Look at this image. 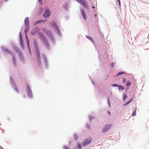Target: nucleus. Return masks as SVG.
<instances>
[{"label":"nucleus","instance_id":"nucleus-25","mask_svg":"<svg viewBox=\"0 0 149 149\" xmlns=\"http://www.w3.org/2000/svg\"><path fill=\"white\" fill-rule=\"evenodd\" d=\"M40 23V21L39 20H37L35 22V24H37Z\"/></svg>","mask_w":149,"mask_h":149},{"label":"nucleus","instance_id":"nucleus-20","mask_svg":"<svg viewBox=\"0 0 149 149\" xmlns=\"http://www.w3.org/2000/svg\"><path fill=\"white\" fill-rule=\"evenodd\" d=\"M63 149H70L69 147L66 146H64L63 147Z\"/></svg>","mask_w":149,"mask_h":149},{"label":"nucleus","instance_id":"nucleus-2","mask_svg":"<svg viewBox=\"0 0 149 149\" xmlns=\"http://www.w3.org/2000/svg\"><path fill=\"white\" fill-rule=\"evenodd\" d=\"M112 125L110 124L106 125L103 129L102 132L104 133L106 132L107 131L109 130L111 127Z\"/></svg>","mask_w":149,"mask_h":149},{"label":"nucleus","instance_id":"nucleus-16","mask_svg":"<svg viewBox=\"0 0 149 149\" xmlns=\"http://www.w3.org/2000/svg\"><path fill=\"white\" fill-rule=\"evenodd\" d=\"M4 51H5L7 52L10 53V54L11 53V52L9 51L7 49H6V48L4 49Z\"/></svg>","mask_w":149,"mask_h":149},{"label":"nucleus","instance_id":"nucleus-30","mask_svg":"<svg viewBox=\"0 0 149 149\" xmlns=\"http://www.w3.org/2000/svg\"><path fill=\"white\" fill-rule=\"evenodd\" d=\"M27 88H28V91H30V89L29 86H27Z\"/></svg>","mask_w":149,"mask_h":149},{"label":"nucleus","instance_id":"nucleus-9","mask_svg":"<svg viewBox=\"0 0 149 149\" xmlns=\"http://www.w3.org/2000/svg\"><path fill=\"white\" fill-rule=\"evenodd\" d=\"M125 72H123L122 71L118 73V74L116 75V76H119L121 74H125Z\"/></svg>","mask_w":149,"mask_h":149},{"label":"nucleus","instance_id":"nucleus-3","mask_svg":"<svg viewBox=\"0 0 149 149\" xmlns=\"http://www.w3.org/2000/svg\"><path fill=\"white\" fill-rule=\"evenodd\" d=\"M77 1L80 4L82 5L86 8H87V6L86 0H77Z\"/></svg>","mask_w":149,"mask_h":149},{"label":"nucleus","instance_id":"nucleus-22","mask_svg":"<svg viewBox=\"0 0 149 149\" xmlns=\"http://www.w3.org/2000/svg\"><path fill=\"white\" fill-rule=\"evenodd\" d=\"M27 29L28 30V29H25L24 30V33H25V36H26L27 35Z\"/></svg>","mask_w":149,"mask_h":149},{"label":"nucleus","instance_id":"nucleus-15","mask_svg":"<svg viewBox=\"0 0 149 149\" xmlns=\"http://www.w3.org/2000/svg\"><path fill=\"white\" fill-rule=\"evenodd\" d=\"M127 97V96L126 95L124 94L123 95V100L125 101V99Z\"/></svg>","mask_w":149,"mask_h":149},{"label":"nucleus","instance_id":"nucleus-26","mask_svg":"<svg viewBox=\"0 0 149 149\" xmlns=\"http://www.w3.org/2000/svg\"><path fill=\"white\" fill-rule=\"evenodd\" d=\"M117 1L118 2L119 6L120 7L121 6V4H120V0H117Z\"/></svg>","mask_w":149,"mask_h":149},{"label":"nucleus","instance_id":"nucleus-28","mask_svg":"<svg viewBox=\"0 0 149 149\" xmlns=\"http://www.w3.org/2000/svg\"><path fill=\"white\" fill-rule=\"evenodd\" d=\"M112 86H113V87H115V86H116V87H117V86H118V85H117V84H113Z\"/></svg>","mask_w":149,"mask_h":149},{"label":"nucleus","instance_id":"nucleus-12","mask_svg":"<svg viewBox=\"0 0 149 149\" xmlns=\"http://www.w3.org/2000/svg\"><path fill=\"white\" fill-rule=\"evenodd\" d=\"M86 37L88 39L90 40L91 41H92L93 42H94V40L91 37L88 36H86Z\"/></svg>","mask_w":149,"mask_h":149},{"label":"nucleus","instance_id":"nucleus-38","mask_svg":"<svg viewBox=\"0 0 149 149\" xmlns=\"http://www.w3.org/2000/svg\"><path fill=\"white\" fill-rule=\"evenodd\" d=\"M5 0V1H8V0Z\"/></svg>","mask_w":149,"mask_h":149},{"label":"nucleus","instance_id":"nucleus-17","mask_svg":"<svg viewBox=\"0 0 149 149\" xmlns=\"http://www.w3.org/2000/svg\"><path fill=\"white\" fill-rule=\"evenodd\" d=\"M74 138L76 140L78 137V136L76 134H74Z\"/></svg>","mask_w":149,"mask_h":149},{"label":"nucleus","instance_id":"nucleus-4","mask_svg":"<svg viewBox=\"0 0 149 149\" xmlns=\"http://www.w3.org/2000/svg\"><path fill=\"white\" fill-rule=\"evenodd\" d=\"M50 15V12L49 9L45 10V13L43 15V16L45 17H48Z\"/></svg>","mask_w":149,"mask_h":149},{"label":"nucleus","instance_id":"nucleus-21","mask_svg":"<svg viewBox=\"0 0 149 149\" xmlns=\"http://www.w3.org/2000/svg\"><path fill=\"white\" fill-rule=\"evenodd\" d=\"M114 63L112 62L110 65V66L111 68H113L114 66Z\"/></svg>","mask_w":149,"mask_h":149},{"label":"nucleus","instance_id":"nucleus-10","mask_svg":"<svg viewBox=\"0 0 149 149\" xmlns=\"http://www.w3.org/2000/svg\"><path fill=\"white\" fill-rule=\"evenodd\" d=\"M27 46H28V49H29V52H30V54H31L30 47L29 42H27Z\"/></svg>","mask_w":149,"mask_h":149},{"label":"nucleus","instance_id":"nucleus-7","mask_svg":"<svg viewBox=\"0 0 149 149\" xmlns=\"http://www.w3.org/2000/svg\"><path fill=\"white\" fill-rule=\"evenodd\" d=\"M19 39L20 40V44L21 45H22L23 46V45L22 40V34H21V32H20L19 33Z\"/></svg>","mask_w":149,"mask_h":149},{"label":"nucleus","instance_id":"nucleus-31","mask_svg":"<svg viewBox=\"0 0 149 149\" xmlns=\"http://www.w3.org/2000/svg\"><path fill=\"white\" fill-rule=\"evenodd\" d=\"M108 114H109V115H110V116H111V112L109 111H108Z\"/></svg>","mask_w":149,"mask_h":149},{"label":"nucleus","instance_id":"nucleus-33","mask_svg":"<svg viewBox=\"0 0 149 149\" xmlns=\"http://www.w3.org/2000/svg\"><path fill=\"white\" fill-rule=\"evenodd\" d=\"M87 127L88 128H90V126L88 125H87Z\"/></svg>","mask_w":149,"mask_h":149},{"label":"nucleus","instance_id":"nucleus-8","mask_svg":"<svg viewBox=\"0 0 149 149\" xmlns=\"http://www.w3.org/2000/svg\"><path fill=\"white\" fill-rule=\"evenodd\" d=\"M81 14L82 15V16L84 18V19L85 20H86V14L85 13V12H84V11L82 10H81Z\"/></svg>","mask_w":149,"mask_h":149},{"label":"nucleus","instance_id":"nucleus-36","mask_svg":"<svg viewBox=\"0 0 149 149\" xmlns=\"http://www.w3.org/2000/svg\"><path fill=\"white\" fill-rule=\"evenodd\" d=\"M38 1L40 3H41V0H38Z\"/></svg>","mask_w":149,"mask_h":149},{"label":"nucleus","instance_id":"nucleus-13","mask_svg":"<svg viewBox=\"0 0 149 149\" xmlns=\"http://www.w3.org/2000/svg\"><path fill=\"white\" fill-rule=\"evenodd\" d=\"M77 145L78 149H81V146L79 143H78Z\"/></svg>","mask_w":149,"mask_h":149},{"label":"nucleus","instance_id":"nucleus-14","mask_svg":"<svg viewBox=\"0 0 149 149\" xmlns=\"http://www.w3.org/2000/svg\"><path fill=\"white\" fill-rule=\"evenodd\" d=\"M128 87L130 86L131 85V83L130 81H128L126 83Z\"/></svg>","mask_w":149,"mask_h":149},{"label":"nucleus","instance_id":"nucleus-24","mask_svg":"<svg viewBox=\"0 0 149 149\" xmlns=\"http://www.w3.org/2000/svg\"><path fill=\"white\" fill-rule=\"evenodd\" d=\"M136 115V111H134L132 114V116H135Z\"/></svg>","mask_w":149,"mask_h":149},{"label":"nucleus","instance_id":"nucleus-6","mask_svg":"<svg viewBox=\"0 0 149 149\" xmlns=\"http://www.w3.org/2000/svg\"><path fill=\"white\" fill-rule=\"evenodd\" d=\"M36 58H37V61L39 64H40V56L39 52H37L36 54Z\"/></svg>","mask_w":149,"mask_h":149},{"label":"nucleus","instance_id":"nucleus-37","mask_svg":"<svg viewBox=\"0 0 149 149\" xmlns=\"http://www.w3.org/2000/svg\"><path fill=\"white\" fill-rule=\"evenodd\" d=\"M92 7H93V8H95V7H94V6H93Z\"/></svg>","mask_w":149,"mask_h":149},{"label":"nucleus","instance_id":"nucleus-34","mask_svg":"<svg viewBox=\"0 0 149 149\" xmlns=\"http://www.w3.org/2000/svg\"><path fill=\"white\" fill-rule=\"evenodd\" d=\"M132 98L128 102H130H130H132Z\"/></svg>","mask_w":149,"mask_h":149},{"label":"nucleus","instance_id":"nucleus-18","mask_svg":"<svg viewBox=\"0 0 149 149\" xmlns=\"http://www.w3.org/2000/svg\"><path fill=\"white\" fill-rule=\"evenodd\" d=\"M25 37H26V41H27V42H29V39H28V38L27 35L26 36H25Z\"/></svg>","mask_w":149,"mask_h":149},{"label":"nucleus","instance_id":"nucleus-11","mask_svg":"<svg viewBox=\"0 0 149 149\" xmlns=\"http://www.w3.org/2000/svg\"><path fill=\"white\" fill-rule=\"evenodd\" d=\"M118 89L119 90H124V88L123 87V86L120 85L119 86Z\"/></svg>","mask_w":149,"mask_h":149},{"label":"nucleus","instance_id":"nucleus-23","mask_svg":"<svg viewBox=\"0 0 149 149\" xmlns=\"http://www.w3.org/2000/svg\"><path fill=\"white\" fill-rule=\"evenodd\" d=\"M39 21L40 23H44L45 22L46 20H39Z\"/></svg>","mask_w":149,"mask_h":149},{"label":"nucleus","instance_id":"nucleus-29","mask_svg":"<svg viewBox=\"0 0 149 149\" xmlns=\"http://www.w3.org/2000/svg\"><path fill=\"white\" fill-rule=\"evenodd\" d=\"M126 81V79L125 78H124L123 79V82L124 83Z\"/></svg>","mask_w":149,"mask_h":149},{"label":"nucleus","instance_id":"nucleus-1","mask_svg":"<svg viewBox=\"0 0 149 149\" xmlns=\"http://www.w3.org/2000/svg\"><path fill=\"white\" fill-rule=\"evenodd\" d=\"M92 139L91 137L85 139L82 143V146H84L88 145L92 142Z\"/></svg>","mask_w":149,"mask_h":149},{"label":"nucleus","instance_id":"nucleus-27","mask_svg":"<svg viewBox=\"0 0 149 149\" xmlns=\"http://www.w3.org/2000/svg\"><path fill=\"white\" fill-rule=\"evenodd\" d=\"M130 103V102H126V103H125V104H124V105L125 106H126L127 104H128L129 103Z\"/></svg>","mask_w":149,"mask_h":149},{"label":"nucleus","instance_id":"nucleus-35","mask_svg":"<svg viewBox=\"0 0 149 149\" xmlns=\"http://www.w3.org/2000/svg\"><path fill=\"white\" fill-rule=\"evenodd\" d=\"M108 103H109V105L110 106V103L109 100H108Z\"/></svg>","mask_w":149,"mask_h":149},{"label":"nucleus","instance_id":"nucleus-5","mask_svg":"<svg viewBox=\"0 0 149 149\" xmlns=\"http://www.w3.org/2000/svg\"><path fill=\"white\" fill-rule=\"evenodd\" d=\"M24 22L26 26V27L27 29H28L29 24V18L28 17H26L25 18Z\"/></svg>","mask_w":149,"mask_h":149},{"label":"nucleus","instance_id":"nucleus-19","mask_svg":"<svg viewBox=\"0 0 149 149\" xmlns=\"http://www.w3.org/2000/svg\"><path fill=\"white\" fill-rule=\"evenodd\" d=\"M31 33L32 35H34L35 33V30H32L31 31Z\"/></svg>","mask_w":149,"mask_h":149},{"label":"nucleus","instance_id":"nucleus-32","mask_svg":"<svg viewBox=\"0 0 149 149\" xmlns=\"http://www.w3.org/2000/svg\"><path fill=\"white\" fill-rule=\"evenodd\" d=\"M15 89L17 92H18V89L17 87H15Z\"/></svg>","mask_w":149,"mask_h":149}]
</instances>
